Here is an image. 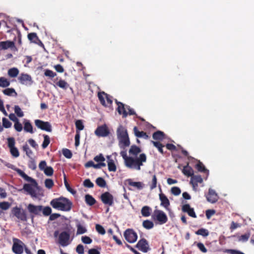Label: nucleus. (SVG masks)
I'll return each mask as SVG.
<instances>
[{"label": "nucleus", "instance_id": "obj_17", "mask_svg": "<svg viewBox=\"0 0 254 254\" xmlns=\"http://www.w3.org/2000/svg\"><path fill=\"white\" fill-rule=\"evenodd\" d=\"M206 199L208 202L211 203H214L217 201L218 196L214 190L209 189L208 193L206 195Z\"/></svg>", "mask_w": 254, "mask_h": 254}, {"label": "nucleus", "instance_id": "obj_43", "mask_svg": "<svg viewBox=\"0 0 254 254\" xmlns=\"http://www.w3.org/2000/svg\"><path fill=\"white\" fill-rule=\"evenodd\" d=\"M120 141L124 144L125 147L128 146L130 144L129 139L128 135L124 137L118 138Z\"/></svg>", "mask_w": 254, "mask_h": 254}, {"label": "nucleus", "instance_id": "obj_9", "mask_svg": "<svg viewBox=\"0 0 254 254\" xmlns=\"http://www.w3.org/2000/svg\"><path fill=\"white\" fill-rule=\"evenodd\" d=\"M35 126L41 130L46 131L47 132H51L52 131V127L51 124L48 122H44L40 120H35Z\"/></svg>", "mask_w": 254, "mask_h": 254}, {"label": "nucleus", "instance_id": "obj_8", "mask_svg": "<svg viewBox=\"0 0 254 254\" xmlns=\"http://www.w3.org/2000/svg\"><path fill=\"white\" fill-rule=\"evenodd\" d=\"M27 209L30 213V217L32 220H33L34 215H41L42 205H35L30 203L27 206Z\"/></svg>", "mask_w": 254, "mask_h": 254}, {"label": "nucleus", "instance_id": "obj_4", "mask_svg": "<svg viewBox=\"0 0 254 254\" xmlns=\"http://www.w3.org/2000/svg\"><path fill=\"white\" fill-rule=\"evenodd\" d=\"M152 218L154 220L158 221L159 224L166 223L168 221V217L164 212L161 210H155Z\"/></svg>", "mask_w": 254, "mask_h": 254}, {"label": "nucleus", "instance_id": "obj_18", "mask_svg": "<svg viewBox=\"0 0 254 254\" xmlns=\"http://www.w3.org/2000/svg\"><path fill=\"white\" fill-rule=\"evenodd\" d=\"M33 187L35 188L32 185V183H31V184H25L23 185V190L26 191L27 194H30L32 197H36V191Z\"/></svg>", "mask_w": 254, "mask_h": 254}, {"label": "nucleus", "instance_id": "obj_20", "mask_svg": "<svg viewBox=\"0 0 254 254\" xmlns=\"http://www.w3.org/2000/svg\"><path fill=\"white\" fill-rule=\"evenodd\" d=\"M182 210L184 212H186L188 215L192 217L196 218V215L193 208L190 207V204H186L183 205Z\"/></svg>", "mask_w": 254, "mask_h": 254}, {"label": "nucleus", "instance_id": "obj_47", "mask_svg": "<svg viewBox=\"0 0 254 254\" xmlns=\"http://www.w3.org/2000/svg\"><path fill=\"white\" fill-rule=\"evenodd\" d=\"M41 212H42L44 216H48L51 214L52 209L49 206L43 207L42 206V210Z\"/></svg>", "mask_w": 254, "mask_h": 254}, {"label": "nucleus", "instance_id": "obj_30", "mask_svg": "<svg viewBox=\"0 0 254 254\" xmlns=\"http://www.w3.org/2000/svg\"><path fill=\"white\" fill-rule=\"evenodd\" d=\"M152 137L154 140H163L165 138V134L163 132L158 130L153 133Z\"/></svg>", "mask_w": 254, "mask_h": 254}, {"label": "nucleus", "instance_id": "obj_26", "mask_svg": "<svg viewBox=\"0 0 254 254\" xmlns=\"http://www.w3.org/2000/svg\"><path fill=\"white\" fill-rule=\"evenodd\" d=\"M133 131L135 135L137 137H143L146 139L149 138V136L147 134L146 132H144L143 131H139L137 129V127H134Z\"/></svg>", "mask_w": 254, "mask_h": 254}, {"label": "nucleus", "instance_id": "obj_44", "mask_svg": "<svg viewBox=\"0 0 254 254\" xmlns=\"http://www.w3.org/2000/svg\"><path fill=\"white\" fill-rule=\"evenodd\" d=\"M10 85L9 81L3 77H0V87H6Z\"/></svg>", "mask_w": 254, "mask_h": 254}, {"label": "nucleus", "instance_id": "obj_48", "mask_svg": "<svg viewBox=\"0 0 254 254\" xmlns=\"http://www.w3.org/2000/svg\"><path fill=\"white\" fill-rule=\"evenodd\" d=\"M2 127L3 128H9L12 126V123L6 118H3L2 119Z\"/></svg>", "mask_w": 254, "mask_h": 254}, {"label": "nucleus", "instance_id": "obj_50", "mask_svg": "<svg viewBox=\"0 0 254 254\" xmlns=\"http://www.w3.org/2000/svg\"><path fill=\"white\" fill-rule=\"evenodd\" d=\"M63 154L65 157L68 159L71 158L72 156L71 151L67 148L63 149Z\"/></svg>", "mask_w": 254, "mask_h": 254}, {"label": "nucleus", "instance_id": "obj_62", "mask_svg": "<svg viewBox=\"0 0 254 254\" xmlns=\"http://www.w3.org/2000/svg\"><path fill=\"white\" fill-rule=\"evenodd\" d=\"M23 150L25 152L26 154L28 157H30V155L32 154V150L30 149L28 145L26 144L24 145L23 146Z\"/></svg>", "mask_w": 254, "mask_h": 254}, {"label": "nucleus", "instance_id": "obj_52", "mask_svg": "<svg viewBox=\"0 0 254 254\" xmlns=\"http://www.w3.org/2000/svg\"><path fill=\"white\" fill-rule=\"evenodd\" d=\"M250 237V233H246L239 237L238 240L240 242H247Z\"/></svg>", "mask_w": 254, "mask_h": 254}, {"label": "nucleus", "instance_id": "obj_64", "mask_svg": "<svg viewBox=\"0 0 254 254\" xmlns=\"http://www.w3.org/2000/svg\"><path fill=\"white\" fill-rule=\"evenodd\" d=\"M44 74L46 76H49L51 78H53L56 76L57 74L54 72L52 70L50 69H46L45 71Z\"/></svg>", "mask_w": 254, "mask_h": 254}, {"label": "nucleus", "instance_id": "obj_53", "mask_svg": "<svg viewBox=\"0 0 254 254\" xmlns=\"http://www.w3.org/2000/svg\"><path fill=\"white\" fill-rule=\"evenodd\" d=\"M4 94L7 96H11L12 93H15V95H17L16 92L13 88H6L3 90Z\"/></svg>", "mask_w": 254, "mask_h": 254}, {"label": "nucleus", "instance_id": "obj_22", "mask_svg": "<svg viewBox=\"0 0 254 254\" xmlns=\"http://www.w3.org/2000/svg\"><path fill=\"white\" fill-rule=\"evenodd\" d=\"M23 124L24 125L23 129L25 132H29L32 134L34 133L33 126L29 120L24 119Z\"/></svg>", "mask_w": 254, "mask_h": 254}, {"label": "nucleus", "instance_id": "obj_35", "mask_svg": "<svg viewBox=\"0 0 254 254\" xmlns=\"http://www.w3.org/2000/svg\"><path fill=\"white\" fill-rule=\"evenodd\" d=\"M151 143L155 147H156L158 149L159 152L160 153H161L162 155H164L165 154L163 149V148L164 147V145L163 144H162L159 141H151Z\"/></svg>", "mask_w": 254, "mask_h": 254}, {"label": "nucleus", "instance_id": "obj_15", "mask_svg": "<svg viewBox=\"0 0 254 254\" xmlns=\"http://www.w3.org/2000/svg\"><path fill=\"white\" fill-rule=\"evenodd\" d=\"M17 173L21 177H22L26 181L29 182L31 183H32V185L37 189L38 188V185L37 183V182L34 180V179L32 178L31 177L28 176L27 175H26L23 171L19 169H17L16 170Z\"/></svg>", "mask_w": 254, "mask_h": 254}, {"label": "nucleus", "instance_id": "obj_5", "mask_svg": "<svg viewBox=\"0 0 254 254\" xmlns=\"http://www.w3.org/2000/svg\"><path fill=\"white\" fill-rule=\"evenodd\" d=\"M126 240L129 243L135 242L137 239V233L132 229H127L124 233Z\"/></svg>", "mask_w": 254, "mask_h": 254}, {"label": "nucleus", "instance_id": "obj_7", "mask_svg": "<svg viewBox=\"0 0 254 254\" xmlns=\"http://www.w3.org/2000/svg\"><path fill=\"white\" fill-rule=\"evenodd\" d=\"M25 244L20 240L15 238L13 239V244L12 250L15 254H22L23 252V249Z\"/></svg>", "mask_w": 254, "mask_h": 254}, {"label": "nucleus", "instance_id": "obj_55", "mask_svg": "<svg viewBox=\"0 0 254 254\" xmlns=\"http://www.w3.org/2000/svg\"><path fill=\"white\" fill-rule=\"evenodd\" d=\"M95 228L98 233L101 235H104L106 233L105 229L100 224H96L95 226Z\"/></svg>", "mask_w": 254, "mask_h": 254}, {"label": "nucleus", "instance_id": "obj_24", "mask_svg": "<svg viewBox=\"0 0 254 254\" xmlns=\"http://www.w3.org/2000/svg\"><path fill=\"white\" fill-rule=\"evenodd\" d=\"M117 133L118 138H122L128 135L127 129L122 125L118 127Z\"/></svg>", "mask_w": 254, "mask_h": 254}, {"label": "nucleus", "instance_id": "obj_61", "mask_svg": "<svg viewBox=\"0 0 254 254\" xmlns=\"http://www.w3.org/2000/svg\"><path fill=\"white\" fill-rule=\"evenodd\" d=\"M224 252L230 254H245L240 251L234 249H226Z\"/></svg>", "mask_w": 254, "mask_h": 254}, {"label": "nucleus", "instance_id": "obj_31", "mask_svg": "<svg viewBox=\"0 0 254 254\" xmlns=\"http://www.w3.org/2000/svg\"><path fill=\"white\" fill-rule=\"evenodd\" d=\"M184 174L188 177H192L193 174V170L188 164L185 166L183 170Z\"/></svg>", "mask_w": 254, "mask_h": 254}, {"label": "nucleus", "instance_id": "obj_38", "mask_svg": "<svg viewBox=\"0 0 254 254\" xmlns=\"http://www.w3.org/2000/svg\"><path fill=\"white\" fill-rule=\"evenodd\" d=\"M44 141L42 144V147L43 149H45L48 147L50 143V138L49 135L47 134H43Z\"/></svg>", "mask_w": 254, "mask_h": 254}, {"label": "nucleus", "instance_id": "obj_57", "mask_svg": "<svg viewBox=\"0 0 254 254\" xmlns=\"http://www.w3.org/2000/svg\"><path fill=\"white\" fill-rule=\"evenodd\" d=\"M44 172L47 176H51L54 173V170L52 167H47L44 170Z\"/></svg>", "mask_w": 254, "mask_h": 254}, {"label": "nucleus", "instance_id": "obj_59", "mask_svg": "<svg viewBox=\"0 0 254 254\" xmlns=\"http://www.w3.org/2000/svg\"><path fill=\"white\" fill-rule=\"evenodd\" d=\"M83 186L88 188H92L94 187V184L90 181V179H85L83 182Z\"/></svg>", "mask_w": 254, "mask_h": 254}, {"label": "nucleus", "instance_id": "obj_54", "mask_svg": "<svg viewBox=\"0 0 254 254\" xmlns=\"http://www.w3.org/2000/svg\"><path fill=\"white\" fill-rule=\"evenodd\" d=\"M11 154L14 157H17L19 156V153L18 149L15 146L9 148Z\"/></svg>", "mask_w": 254, "mask_h": 254}, {"label": "nucleus", "instance_id": "obj_3", "mask_svg": "<svg viewBox=\"0 0 254 254\" xmlns=\"http://www.w3.org/2000/svg\"><path fill=\"white\" fill-rule=\"evenodd\" d=\"M11 213L13 216L16 217L21 221L25 222L27 220L26 211L21 207L17 206L13 207L11 210Z\"/></svg>", "mask_w": 254, "mask_h": 254}, {"label": "nucleus", "instance_id": "obj_46", "mask_svg": "<svg viewBox=\"0 0 254 254\" xmlns=\"http://www.w3.org/2000/svg\"><path fill=\"white\" fill-rule=\"evenodd\" d=\"M14 113L17 117L21 118L24 116V113L19 106L15 105L14 107Z\"/></svg>", "mask_w": 254, "mask_h": 254}, {"label": "nucleus", "instance_id": "obj_1", "mask_svg": "<svg viewBox=\"0 0 254 254\" xmlns=\"http://www.w3.org/2000/svg\"><path fill=\"white\" fill-rule=\"evenodd\" d=\"M50 204L54 209L62 211H70L72 206V202L63 196L53 199Z\"/></svg>", "mask_w": 254, "mask_h": 254}, {"label": "nucleus", "instance_id": "obj_13", "mask_svg": "<svg viewBox=\"0 0 254 254\" xmlns=\"http://www.w3.org/2000/svg\"><path fill=\"white\" fill-rule=\"evenodd\" d=\"M136 247L143 253H147L150 250L148 243L144 238L140 239L137 242Z\"/></svg>", "mask_w": 254, "mask_h": 254}, {"label": "nucleus", "instance_id": "obj_37", "mask_svg": "<svg viewBox=\"0 0 254 254\" xmlns=\"http://www.w3.org/2000/svg\"><path fill=\"white\" fill-rule=\"evenodd\" d=\"M195 234L197 235H201L204 237H207L209 235V231L208 230L204 228H200L195 232Z\"/></svg>", "mask_w": 254, "mask_h": 254}, {"label": "nucleus", "instance_id": "obj_39", "mask_svg": "<svg viewBox=\"0 0 254 254\" xmlns=\"http://www.w3.org/2000/svg\"><path fill=\"white\" fill-rule=\"evenodd\" d=\"M96 183L97 186L101 188H105L106 186L105 180L102 177H98L96 180Z\"/></svg>", "mask_w": 254, "mask_h": 254}, {"label": "nucleus", "instance_id": "obj_6", "mask_svg": "<svg viewBox=\"0 0 254 254\" xmlns=\"http://www.w3.org/2000/svg\"><path fill=\"white\" fill-rule=\"evenodd\" d=\"M98 97L101 104L103 106L107 107L112 104L113 101L112 97L107 93H105L104 92H99Z\"/></svg>", "mask_w": 254, "mask_h": 254}, {"label": "nucleus", "instance_id": "obj_41", "mask_svg": "<svg viewBox=\"0 0 254 254\" xmlns=\"http://www.w3.org/2000/svg\"><path fill=\"white\" fill-rule=\"evenodd\" d=\"M142 226L146 229H150L154 227V223L150 220H146L143 222Z\"/></svg>", "mask_w": 254, "mask_h": 254}, {"label": "nucleus", "instance_id": "obj_21", "mask_svg": "<svg viewBox=\"0 0 254 254\" xmlns=\"http://www.w3.org/2000/svg\"><path fill=\"white\" fill-rule=\"evenodd\" d=\"M159 199L161 201V205L163 206L166 209H168L169 206L170 205V201L167 198V197L165 195V194L163 193H160L159 195Z\"/></svg>", "mask_w": 254, "mask_h": 254}, {"label": "nucleus", "instance_id": "obj_40", "mask_svg": "<svg viewBox=\"0 0 254 254\" xmlns=\"http://www.w3.org/2000/svg\"><path fill=\"white\" fill-rule=\"evenodd\" d=\"M56 84L60 88L64 90H66L69 86V84L65 81L63 79H60Z\"/></svg>", "mask_w": 254, "mask_h": 254}, {"label": "nucleus", "instance_id": "obj_16", "mask_svg": "<svg viewBox=\"0 0 254 254\" xmlns=\"http://www.w3.org/2000/svg\"><path fill=\"white\" fill-rule=\"evenodd\" d=\"M203 182V179L200 175H193L191 177L190 183L192 185L193 189L196 191L198 188V183L201 184Z\"/></svg>", "mask_w": 254, "mask_h": 254}, {"label": "nucleus", "instance_id": "obj_12", "mask_svg": "<svg viewBox=\"0 0 254 254\" xmlns=\"http://www.w3.org/2000/svg\"><path fill=\"white\" fill-rule=\"evenodd\" d=\"M18 80L21 84L25 85H31L33 83L31 76L26 73H21Z\"/></svg>", "mask_w": 254, "mask_h": 254}, {"label": "nucleus", "instance_id": "obj_32", "mask_svg": "<svg viewBox=\"0 0 254 254\" xmlns=\"http://www.w3.org/2000/svg\"><path fill=\"white\" fill-rule=\"evenodd\" d=\"M85 201L86 204L89 206H92L96 202V199L90 194H86L85 196Z\"/></svg>", "mask_w": 254, "mask_h": 254}, {"label": "nucleus", "instance_id": "obj_63", "mask_svg": "<svg viewBox=\"0 0 254 254\" xmlns=\"http://www.w3.org/2000/svg\"><path fill=\"white\" fill-rule=\"evenodd\" d=\"M171 191L172 193L175 195H178L181 192V190L180 189L177 187H174L172 188Z\"/></svg>", "mask_w": 254, "mask_h": 254}, {"label": "nucleus", "instance_id": "obj_2", "mask_svg": "<svg viewBox=\"0 0 254 254\" xmlns=\"http://www.w3.org/2000/svg\"><path fill=\"white\" fill-rule=\"evenodd\" d=\"M146 155L144 153L140 154L138 157L131 156L126 166L130 169L140 170V167L143 165V163L146 162Z\"/></svg>", "mask_w": 254, "mask_h": 254}, {"label": "nucleus", "instance_id": "obj_49", "mask_svg": "<svg viewBox=\"0 0 254 254\" xmlns=\"http://www.w3.org/2000/svg\"><path fill=\"white\" fill-rule=\"evenodd\" d=\"M7 146L9 148L15 147V140L14 137H10L7 138Z\"/></svg>", "mask_w": 254, "mask_h": 254}, {"label": "nucleus", "instance_id": "obj_28", "mask_svg": "<svg viewBox=\"0 0 254 254\" xmlns=\"http://www.w3.org/2000/svg\"><path fill=\"white\" fill-rule=\"evenodd\" d=\"M195 168L200 172H203L206 174L207 176L208 175L209 171L207 170L204 165L199 160L198 161V163L195 165Z\"/></svg>", "mask_w": 254, "mask_h": 254}, {"label": "nucleus", "instance_id": "obj_56", "mask_svg": "<svg viewBox=\"0 0 254 254\" xmlns=\"http://www.w3.org/2000/svg\"><path fill=\"white\" fill-rule=\"evenodd\" d=\"M120 154L122 156L123 158L124 159L125 161V164L126 166L131 156H128L126 151H121Z\"/></svg>", "mask_w": 254, "mask_h": 254}, {"label": "nucleus", "instance_id": "obj_42", "mask_svg": "<svg viewBox=\"0 0 254 254\" xmlns=\"http://www.w3.org/2000/svg\"><path fill=\"white\" fill-rule=\"evenodd\" d=\"M11 206V203L7 201H2L0 202V209L1 210H7Z\"/></svg>", "mask_w": 254, "mask_h": 254}, {"label": "nucleus", "instance_id": "obj_23", "mask_svg": "<svg viewBox=\"0 0 254 254\" xmlns=\"http://www.w3.org/2000/svg\"><path fill=\"white\" fill-rule=\"evenodd\" d=\"M107 158L108 159L107 163L109 171L110 172H116L117 170V167L114 160L111 159V156H107Z\"/></svg>", "mask_w": 254, "mask_h": 254}, {"label": "nucleus", "instance_id": "obj_29", "mask_svg": "<svg viewBox=\"0 0 254 254\" xmlns=\"http://www.w3.org/2000/svg\"><path fill=\"white\" fill-rule=\"evenodd\" d=\"M14 46V43L12 41H6L0 42V48L2 50H6L11 48Z\"/></svg>", "mask_w": 254, "mask_h": 254}, {"label": "nucleus", "instance_id": "obj_45", "mask_svg": "<svg viewBox=\"0 0 254 254\" xmlns=\"http://www.w3.org/2000/svg\"><path fill=\"white\" fill-rule=\"evenodd\" d=\"M157 183V179L155 175L152 176L151 182L149 183L150 189L152 190L156 188Z\"/></svg>", "mask_w": 254, "mask_h": 254}, {"label": "nucleus", "instance_id": "obj_10", "mask_svg": "<svg viewBox=\"0 0 254 254\" xmlns=\"http://www.w3.org/2000/svg\"><path fill=\"white\" fill-rule=\"evenodd\" d=\"M102 202L105 205L112 206L114 204V196L109 192L103 193L100 196Z\"/></svg>", "mask_w": 254, "mask_h": 254}, {"label": "nucleus", "instance_id": "obj_58", "mask_svg": "<svg viewBox=\"0 0 254 254\" xmlns=\"http://www.w3.org/2000/svg\"><path fill=\"white\" fill-rule=\"evenodd\" d=\"M45 185L47 188L50 189L53 187L54 184L53 181L52 179H47L45 181Z\"/></svg>", "mask_w": 254, "mask_h": 254}, {"label": "nucleus", "instance_id": "obj_11", "mask_svg": "<svg viewBox=\"0 0 254 254\" xmlns=\"http://www.w3.org/2000/svg\"><path fill=\"white\" fill-rule=\"evenodd\" d=\"M70 234L64 231L61 233L59 237V243L63 247H66L69 244Z\"/></svg>", "mask_w": 254, "mask_h": 254}, {"label": "nucleus", "instance_id": "obj_27", "mask_svg": "<svg viewBox=\"0 0 254 254\" xmlns=\"http://www.w3.org/2000/svg\"><path fill=\"white\" fill-rule=\"evenodd\" d=\"M28 38L31 42L35 44H38L39 43H41L42 44L36 33H31L28 34Z\"/></svg>", "mask_w": 254, "mask_h": 254}, {"label": "nucleus", "instance_id": "obj_34", "mask_svg": "<svg viewBox=\"0 0 254 254\" xmlns=\"http://www.w3.org/2000/svg\"><path fill=\"white\" fill-rule=\"evenodd\" d=\"M151 208L148 206H143L141 210V214L144 217H148L150 215Z\"/></svg>", "mask_w": 254, "mask_h": 254}, {"label": "nucleus", "instance_id": "obj_51", "mask_svg": "<svg viewBox=\"0 0 254 254\" xmlns=\"http://www.w3.org/2000/svg\"><path fill=\"white\" fill-rule=\"evenodd\" d=\"M14 128L17 132H20L22 130L23 127L21 123L19 122V120L15 122L14 124Z\"/></svg>", "mask_w": 254, "mask_h": 254}, {"label": "nucleus", "instance_id": "obj_60", "mask_svg": "<svg viewBox=\"0 0 254 254\" xmlns=\"http://www.w3.org/2000/svg\"><path fill=\"white\" fill-rule=\"evenodd\" d=\"M94 160L95 162L100 163L101 162H104L105 160V158H104V156L102 154L100 153L99 155L95 156L94 157Z\"/></svg>", "mask_w": 254, "mask_h": 254}, {"label": "nucleus", "instance_id": "obj_36", "mask_svg": "<svg viewBox=\"0 0 254 254\" xmlns=\"http://www.w3.org/2000/svg\"><path fill=\"white\" fill-rule=\"evenodd\" d=\"M8 75L10 77H15L19 73V70L16 67L11 68L8 69Z\"/></svg>", "mask_w": 254, "mask_h": 254}, {"label": "nucleus", "instance_id": "obj_25", "mask_svg": "<svg viewBox=\"0 0 254 254\" xmlns=\"http://www.w3.org/2000/svg\"><path fill=\"white\" fill-rule=\"evenodd\" d=\"M128 152L130 155L136 157L141 152V150L139 147L133 145L131 146Z\"/></svg>", "mask_w": 254, "mask_h": 254}, {"label": "nucleus", "instance_id": "obj_14", "mask_svg": "<svg viewBox=\"0 0 254 254\" xmlns=\"http://www.w3.org/2000/svg\"><path fill=\"white\" fill-rule=\"evenodd\" d=\"M110 132L106 125L98 127L95 131V133L98 136L105 137L109 135Z\"/></svg>", "mask_w": 254, "mask_h": 254}, {"label": "nucleus", "instance_id": "obj_19", "mask_svg": "<svg viewBox=\"0 0 254 254\" xmlns=\"http://www.w3.org/2000/svg\"><path fill=\"white\" fill-rule=\"evenodd\" d=\"M117 105H118L117 111L120 115H123V118H126L127 116V112L126 111L125 105L121 102L118 101L117 100L115 101Z\"/></svg>", "mask_w": 254, "mask_h": 254}, {"label": "nucleus", "instance_id": "obj_33", "mask_svg": "<svg viewBox=\"0 0 254 254\" xmlns=\"http://www.w3.org/2000/svg\"><path fill=\"white\" fill-rule=\"evenodd\" d=\"M127 181L129 186L134 187L138 190H141L143 187V184L140 182H132L131 179H128Z\"/></svg>", "mask_w": 254, "mask_h": 254}]
</instances>
